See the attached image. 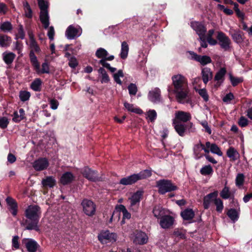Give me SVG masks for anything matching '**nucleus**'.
<instances>
[{
	"mask_svg": "<svg viewBox=\"0 0 252 252\" xmlns=\"http://www.w3.org/2000/svg\"><path fill=\"white\" fill-rule=\"evenodd\" d=\"M217 38L219 41V44L222 49L225 51L228 50L230 49L231 40L223 32H218Z\"/></svg>",
	"mask_w": 252,
	"mask_h": 252,
	"instance_id": "11",
	"label": "nucleus"
},
{
	"mask_svg": "<svg viewBox=\"0 0 252 252\" xmlns=\"http://www.w3.org/2000/svg\"><path fill=\"white\" fill-rule=\"evenodd\" d=\"M29 252H36L40 247L37 242L32 239H25L23 240Z\"/></svg>",
	"mask_w": 252,
	"mask_h": 252,
	"instance_id": "19",
	"label": "nucleus"
},
{
	"mask_svg": "<svg viewBox=\"0 0 252 252\" xmlns=\"http://www.w3.org/2000/svg\"><path fill=\"white\" fill-rule=\"evenodd\" d=\"M98 238L102 244H106L109 242L113 243L117 240V235L107 230L101 232L99 234Z\"/></svg>",
	"mask_w": 252,
	"mask_h": 252,
	"instance_id": "10",
	"label": "nucleus"
},
{
	"mask_svg": "<svg viewBox=\"0 0 252 252\" xmlns=\"http://www.w3.org/2000/svg\"><path fill=\"white\" fill-rule=\"evenodd\" d=\"M96 57L100 59L98 63L101 64L103 67H105L109 69L110 71L113 73L116 70V68L111 67L110 64L107 62V61H112L114 59L113 55H109L108 52L103 48H98L95 54Z\"/></svg>",
	"mask_w": 252,
	"mask_h": 252,
	"instance_id": "3",
	"label": "nucleus"
},
{
	"mask_svg": "<svg viewBox=\"0 0 252 252\" xmlns=\"http://www.w3.org/2000/svg\"><path fill=\"white\" fill-rule=\"evenodd\" d=\"M204 149V145L200 142L196 144L193 148V153L196 159H199L203 156L202 151Z\"/></svg>",
	"mask_w": 252,
	"mask_h": 252,
	"instance_id": "30",
	"label": "nucleus"
},
{
	"mask_svg": "<svg viewBox=\"0 0 252 252\" xmlns=\"http://www.w3.org/2000/svg\"><path fill=\"white\" fill-rule=\"evenodd\" d=\"M151 176V172L149 170H144L138 174H134L126 178H122L120 184L129 185L136 183L138 180L148 178Z\"/></svg>",
	"mask_w": 252,
	"mask_h": 252,
	"instance_id": "4",
	"label": "nucleus"
},
{
	"mask_svg": "<svg viewBox=\"0 0 252 252\" xmlns=\"http://www.w3.org/2000/svg\"><path fill=\"white\" fill-rule=\"evenodd\" d=\"M157 187L158 188V192L161 194L175 190L177 189V186L173 184L171 181L164 179L157 181Z\"/></svg>",
	"mask_w": 252,
	"mask_h": 252,
	"instance_id": "6",
	"label": "nucleus"
},
{
	"mask_svg": "<svg viewBox=\"0 0 252 252\" xmlns=\"http://www.w3.org/2000/svg\"><path fill=\"white\" fill-rule=\"evenodd\" d=\"M174 89L170 87L168 88L169 94H175L176 98L180 103H185L188 101L189 88L187 78L183 75L178 74L172 77Z\"/></svg>",
	"mask_w": 252,
	"mask_h": 252,
	"instance_id": "1",
	"label": "nucleus"
},
{
	"mask_svg": "<svg viewBox=\"0 0 252 252\" xmlns=\"http://www.w3.org/2000/svg\"><path fill=\"white\" fill-rule=\"evenodd\" d=\"M81 173L84 177L90 181L95 182L99 180L96 172L92 170L88 167H85L83 168L81 170Z\"/></svg>",
	"mask_w": 252,
	"mask_h": 252,
	"instance_id": "18",
	"label": "nucleus"
},
{
	"mask_svg": "<svg viewBox=\"0 0 252 252\" xmlns=\"http://www.w3.org/2000/svg\"><path fill=\"white\" fill-rule=\"evenodd\" d=\"M8 210L13 216H16L18 212V204L16 200L11 197L8 196L5 199Z\"/></svg>",
	"mask_w": 252,
	"mask_h": 252,
	"instance_id": "21",
	"label": "nucleus"
},
{
	"mask_svg": "<svg viewBox=\"0 0 252 252\" xmlns=\"http://www.w3.org/2000/svg\"><path fill=\"white\" fill-rule=\"evenodd\" d=\"M83 212L88 216H94L96 211V206L91 200L84 199L81 202Z\"/></svg>",
	"mask_w": 252,
	"mask_h": 252,
	"instance_id": "7",
	"label": "nucleus"
},
{
	"mask_svg": "<svg viewBox=\"0 0 252 252\" xmlns=\"http://www.w3.org/2000/svg\"><path fill=\"white\" fill-rule=\"evenodd\" d=\"M124 77V73L122 70H119L117 73L113 74V77L115 81L119 85H122V82L120 79V77Z\"/></svg>",
	"mask_w": 252,
	"mask_h": 252,
	"instance_id": "50",
	"label": "nucleus"
},
{
	"mask_svg": "<svg viewBox=\"0 0 252 252\" xmlns=\"http://www.w3.org/2000/svg\"><path fill=\"white\" fill-rule=\"evenodd\" d=\"M13 29L12 25L9 21L4 22L0 25V30L4 32H10Z\"/></svg>",
	"mask_w": 252,
	"mask_h": 252,
	"instance_id": "37",
	"label": "nucleus"
},
{
	"mask_svg": "<svg viewBox=\"0 0 252 252\" xmlns=\"http://www.w3.org/2000/svg\"><path fill=\"white\" fill-rule=\"evenodd\" d=\"M9 123V121L7 117H0V128L1 129L6 128Z\"/></svg>",
	"mask_w": 252,
	"mask_h": 252,
	"instance_id": "55",
	"label": "nucleus"
},
{
	"mask_svg": "<svg viewBox=\"0 0 252 252\" xmlns=\"http://www.w3.org/2000/svg\"><path fill=\"white\" fill-rule=\"evenodd\" d=\"M218 196V191L217 190L214 191L213 192L210 193L204 197L203 198V206L205 209H208L211 203L215 201V199Z\"/></svg>",
	"mask_w": 252,
	"mask_h": 252,
	"instance_id": "20",
	"label": "nucleus"
},
{
	"mask_svg": "<svg viewBox=\"0 0 252 252\" xmlns=\"http://www.w3.org/2000/svg\"><path fill=\"white\" fill-rule=\"evenodd\" d=\"M128 90L130 95H135L137 92V88L135 84L131 83L128 86Z\"/></svg>",
	"mask_w": 252,
	"mask_h": 252,
	"instance_id": "56",
	"label": "nucleus"
},
{
	"mask_svg": "<svg viewBox=\"0 0 252 252\" xmlns=\"http://www.w3.org/2000/svg\"><path fill=\"white\" fill-rule=\"evenodd\" d=\"M161 92L158 88H155L149 91L148 94V98L151 102L157 103L161 101Z\"/></svg>",
	"mask_w": 252,
	"mask_h": 252,
	"instance_id": "15",
	"label": "nucleus"
},
{
	"mask_svg": "<svg viewBox=\"0 0 252 252\" xmlns=\"http://www.w3.org/2000/svg\"><path fill=\"white\" fill-rule=\"evenodd\" d=\"M12 42V38L3 33H0V47L7 48Z\"/></svg>",
	"mask_w": 252,
	"mask_h": 252,
	"instance_id": "28",
	"label": "nucleus"
},
{
	"mask_svg": "<svg viewBox=\"0 0 252 252\" xmlns=\"http://www.w3.org/2000/svg\"><path fill=\"white\" fill-rule=\"evenodd\" d=\"M8 11V7L7 5L3 3L0 2V14L4 15Z\"/></svg>",
	"mask_w": 252,
	"mask_h": 252,
	"instance_id": "60",
	"label": "nucleus"
},
{
	"mask_svg": "<svg viewBox=\"0 0 252 252\" xmlns=\"http://www.w3.org/2000/svg\"><path fill=\"white\" fill-rule=\"evenodd\" d=\"M189 53L192 59L199 62L203 65L211 62V59L209 56L198 55L193 52H190Z\"/></svg>",
	"mask_w": 252,
	"mask_h": 252,
	"instance_id": "23",
	"label": "nucleus"
},
{
	"mask_svg": "<svg viewBox=\"0 0 252 252\" xmlns=\"http://www.w3.org/2000/svg\"><path fill=\"white\" fill-rule=\"evenodd\" d=\"M17 36H18V38L21 39H23L25 38V33L24 32L23 26L21 24H20L18 26Z\"/></svg>",
	"mask_w": 252,
	"mask_h": 252,
	"instance_id": "59",
	"label": "nucleus"
},
{
	"mask_svg": "<svg viewBox=\"0 0 252 252\" xmlns=\"http://www.w3.org/2000/svg\"><path fill=\"white\" fill-rule=\"evenodd\" d=\"M74 177L71 172L64 173V185L68 184L74 180Z\"/></svg>",
	"mask_w": 252,
	"mask_h": 252,
	"instance_id": "51",
	"label": "nucleus"
},
{
	"mask_svg": "<svg viewBox=\"0 0 252 252\" xmlns=\"http://www.w3.org/2000/svg\"><path fill=\"white\" fill-rule=\"evenodd\" d=\"M220 196L224 199L231 197V193L229 190V188L228 187L225 186L220 192Z\"/></svg>",
	"mask_w": 252,
	"mask_h": 252,
	"instance_id": "41",
	"label": "nucleus"
},
{
	"mask_svg": "<svg viewBox=\"0 0 252 252\" xmlns=\"http://www.w3.org/2000/svg\"><path fill=\"white\" fill-rule=\"evenodd\" d=\"M195 91L198 93L200 96L202 97L205 101L207 102L209 100V95L207 90L205 89H195Z\"/></svg>",
	"mask_w": 252,
	"mask_h": 252,
	"instance_id": "48",
	"label": "nucleus"
},
{
	"mask_svg": "<svg viewBox=\"0 0 252 252\" xmlns=\"http://www.w3.org/2000/svg\"><path fill=\"white\" fill-rule=\"evenodd\" d=\"M39 19L44 29H47L50 25L49 11H40L39 13Z\"/></svg>",
	"mask_w": 252,
	"mask_h": 252,
	"instance_id": "26",
	"label": "nucleus"
},
{
	"mask_svg": "<svg viewBox=\"0 0 252 252\" xmlns=\"http://www.w3.org/2000/svg\"><path fill=\"white\" fill-rule=\"evenodd\" d=\"M65 56L68 58V65L72 68H75L78 65V62L76 59L74 57H70V54L66 53Z\"/></svg>",
	"mask_w": 252,
	"mask_h": 252,
	"instance_id": "46",
	"label": "nucleus"
},
{
	"mask_svg": "<svg viewBox=\"0 0 252 252\" xmlns=\"http://www.w3.org/2000/svg\"><path fill=\"white\" fill-rule=\"evenodd\" d=\"M226 155L231 160L235 161L239 157V154L238 151L233 147H230L227 150Z\"/></svg>",
	"mask_w": 252,
	"mask_h": 252,
	"instance_id": "31",
	"label": "nucleus"
},
{
	"mask_svg": "<svg viewBox=\"0 0 252 252\" xmlns=\"http://www.w3.org/2000/svg\"><path fill=\"white\" fill-rule=\"evenodd\" d=\"M2 59L4 62L8 65H11L13 62L16 55L13 52H4L2 54Z\"/></svg>",
	"mask_w": 252,
	"mask_h": 252,
	"instance_id": "27",
	"label": "nucleus"
},
{
	"mask_svg": "<svg viewBox=\"0 0 252 252\" xmlns=\"http://www.w3.org/2000/svg\"><path fill=\"white\" fill-rule=\"evenodd\" d=\"M147 234L142 231L136 232L134 236L133 242L136 244L143 245L148 241Z\"/></svg>",
	"mask_w": 252,
	"mask_h": 252,
	"instance_id": "22",
	"label": "nucleus"
},
{
	"mask_svg": "<svg viewBox=\"0 0 252 252\" xmlns=\"http://www.w3.org/2000/svg\"><path fill=\"white\" fill-rule=\"evenodd\" d=\"M210 151L211 153L216 154L219 156H221L222 155V153L220 148L215 143L212 144Z\"/></svg>",
	"mask_w": 252,
	"mask_h": 252,
	"instance_id": "52",
	"label": "nucleus"
},
{
	"mask_svg": "<svg viewBox=\"0 0 252 252\" xmlns=\"http://www.w3.org/2000/svg\"><path fill=\"white\" fill-rule=\"evenodd\" d=\"M231 36L233 40L237 43H242L243 41V35L240 31H235Z\"/></svg>",
	"mask_w": 252,
	"mask_h": 252,
	"instance_id": "43",
	"label": "nucleus"
},
{
	"mask_svg": "<svg viewBox=\"0 0 252 252\" xmlns=\"http://www.w3.org/2000/svg\"><path fill=\"white\" fill-rule=\"evenodd\" d=\"M24 8L25 12V16L28 18H32V11L28 2H26V3L24 4Z\"/></svg>",
	"mask_w": 252,
	"mask_h": 252,
	"instance_id": "45",
	"label": "nucleus"
},
{
	"mask_svg": "<svg viewBox=\"0 0 252 252\" xmlns=\"http://www.w3.org/2000/svg\"><path fill=\"white\" fill-rule=\"evenodd\" d=\"M40 11H48L49 7L48 2L44 0H37Z\"/></svg>",
	"mask_w": 252,
	"mask_h": 252,
	"instance_id": "47",
	"label": "nucleus"
},
{
	"mask_svg": "<svg viewBox=\"0 0 252 252\" xmlns=\"http://www.w3.org/2000/svg\"><path fill=\"white\" fill-rule=\"evenodd\" d=\"M49 166V162L46 158H39L35 160L32 166L36 171H42L46 169Z\"/></svg>",
	"mask_w": 252,
	"mask_h": 252,
	"instance_id": "17",
	"label": "nucleus"
},
{
	"mask_svg": "<svg viewBox=\"0 0 252 252\" xmlns=\"http://www.w3.org/2000/svg\"><path fill=\"white\" fill-rule=\"evenodd\" d=\"M56 181L52 176L47 177L42 181V184L45 188H53L56 185Z\"/></svg>",
	"mask_w": 252,
	"mask_h": 252,
	"instance_id": "33",
	"label": "nucleus"
},
{
	"mask_svg": "<svg viewBox=\"0 0 252 252\" xmlns=\"http://www.w3.org/2000/svg\"><path fill=\"white\" fill-rule=\"evenodd\" d=\"M173 125L176 131L181 136L184 135L186 130V125L182 123L176 121H173Z\"/></svg>",
	"mask_w": 252,
	"mask_h": 252,
	"instance_id": "29",
	"label": "nucleus"
},
{
	"mask_svg": "<svg viewBox=\"0 0 252 252\" xmlns=\"http://www.w3.org/2000/svg\"><path fill=\"white\" fill-rule=\"evenodd\" d=\"M226 73V69L224 67L221 68L216 74L214 77V87L216 88H219L224 80L225 75Z\"/></svg>",
	"mask_w": 252,
	"mask_h": 252,
	"instance_id": "16",
	"label": "nucleus"
},
{
	"mask_svg": "<svg viewBox=\"0 0 252 252\" xmlns=\"http://www.w3.org/2000/svg\"><path fill=\"white\" fill-rule=\"evenodd\" d=\"M20 99L23 102L28 100L31 96V93L27 91H21L19 95Z\"/></svg>",
	"mask_w": 252,
	"mask_h": 252,
	"instance_id": "42",
	"label": "nucleus"
},
{
	"mask_svg": "<svg viewBox=\"0 0 252 252\" xmlns=\"http://www.w3.org/2000/svg\"><path fill=\"white\" fill-rule=\"evenodd\" d=\"M143 195L142 191H137L134 193L128 199V201L129 204V209L133 211H136L138 209L140 200Z\"/></svg>",
	"mask_w": 252,
	"mask_h": 252,
	"instance_id": "8",
	"label": "nucleus"
},
{
	"mask_svg": "<svg viewBox=\"0 0 252 252\" xmlns=\"http://www.w3.org/2000/svg\"><path fill=\"white\" fill-rule=\"evenodd\" d=\"M119 210L120 212L119 214V216L120 215V213H122L123 214V219H129L130 218V214L128 212L126 207L124 205H121L119 207Z\"/></svg>",
	"mask_w": 252,
	"mask_h": 252,
	"instance_id": "44",
	"label": "nucleus"
},
{
	"mask_svg": "<svg viewBox=\"0 0 252 252\" xmlns=\"http://www.w3.org/2000/svg\"><path fill=\"white\" fill-rule=\"evenodd\" d=\"M230 80L233 86H236L239 83L243 82L242 78H238L233 76L231 75L229 76Z\"/></svg>",
	"mask_w": 252,
	"mask_h": 252,
	"instance_id": "57",
	"label": "nucleus"
},
{
	"mask_svg": "<svg viewBox=\"0 0 252 252\" xmlns=\"http://www.w3.org/2000/svg\"><path fill=\"white\" fill-rule=\"evenodd\" d=\"M181 215L184 220H191L194 216V213L191 209H187L181 213Z\"/></svg>",
	"mask_w": 252,
	"mask_h": 252,
	"instance_id": "34",
	"label": "nucleus"
},
{
	"mask_svg": "<svg viewBox=\"0 0 252 252\" xmlns=\"http://www.w3.org/2000/svg\"><path fill=\"white\" fill-rule=\"evenodd\" d=\"M153 213L155 217L158 219H161L162 217L164 216V210L160 206H156L154 207L153 210Z\"/></svg>",
	"mask_w": 252,
	"mask_h": 252,
	"instance_id": "36",
	"label": "nucleus"
},
{
	"mask_svg": "<svg viewBox=\"0 0 252 252\" xmlns=\"http://www.w3.org/2000/svg\"><path fill=\"white\" fill-rule=\"evenodd\" d=\"M232 202L235 204L234 206L237 208V209H229L227 213V215L233 222H235L239 218L240 209L238 201L234 199L233 197H232Z\"/></svg>",
	"mask_w": 252,
	"mask_h": 252,
	"instance_id": "13",
	"label": "nucleus"
},
{
	"mask_svg": "<svg viewBox=\"0 0 252 252\" xmlns=\"http://www.w3.org/2000/svg\"><path fill=\"white\" fill-rule=\"evenodd\" d=\"M200 124L205 128V130L206 132L208 133L209 134H211L212 130L208 126V123L206 121H202L200 122Z\"/></svg>",
	"mask_w": 252,
	"mask_h": 252,
	"instance_id": "64",
	"label": "nucleus"
},
{
	"mask_svg": "<svg viewBox=\"0 0 252 252\" xmlns=\"http://www.w3.org/2000/svg\"><path fill=\"white\" fill-rule=\"evenodd\" d=\"M49 28L47 35L50 40H53L54 38L55 31L54 28L53 26H51Z\"/></svg>",
	"mask_w": 252,
	"mask_h": 252,
	"instance_id": "63",
	"label": "nucleus"
},
{
	"mask_svg": "<svg viewBox=\"0 0 252 252\" xmlns=\"http://www.w3.org/2000/svg\"><path fill=\"white\" fill-rule=\"evenodd\" d=\"M124 106L125 108L129 111L139 114L142 113V111L141 109L138 108H134V105L132 104L125 102L124 103Z\"/></svg>",
	"mask_w": 252,
	"mask_h": 252,
	"instance_id": "39",
	"label": "nucleus"
},
{
	"mask_svg": "<svg viewBox=\"0 0 252 252\" xmlns=\"http://www.w3.org/2000/svg\"><path fill=\"white\" fill-rule=\"evenodd\" d=\"M214 203L216 206V211L218 212L221 213L223 209V204L222 201L217 197L215 199Z\"/></svg>",
	"mask_w": 252,
	"mask_h": 252,
	"instance_id": "49",
	"label": "nucleus"
},
{
	"mask_svg": "<svg viewBox=\"0 0 252 252\" xmlns=\"http://www.w3.org/2000/svg\"><path fill=\"white\" fill-rule=\"evenodd\" d=\"M129 46L126 42L123 41L121 44V49L120 56L122 59H126L128 56Z\"/></svg>",
	"mask_w": 252,
	"mask_h": 252,
	"instance_id": "32",
	"label": "nucleus"
},
{
	"mask_svg": "<svg viewBox=\"0 0 252 252\" xmlns=\"http://www.w3.org/2000/svg\"><path fill=\"white\" fill-rule=\"evenodd\" d=\"M244 182V175L241 173L238 174L237 175L236 179H235L236 185L237 187H240L243 185Z\"/></svg>",
	"mask_w": 252,
	"mask_h": 252,
	"instance_id": "53",
	"label": "nucleus"
},
{
	"mask_svg": "<svg viewBox=\"0 0 252 252\" xmlns=\"http://www.w3.org/2000/svg\"><path fill=\"white\" fill-rule=\"evenodd\" d=\"M191 118V116L189 112L178 111L175 113V118L173 119V121L186 123L189 121Z\"/></svg>",
	"mask_w": 252,
	"mask_h": 252,
	"instance_id": "14",
	"label": "nucleus"
},
{
	"mask_svg": "<svg viewBox=\"0 0 252 252\" xmlns=\"http://www.w3.org/2000/svg\"><path fill=\"white\" fill-rule=\"evenodd\" d=\"M15 50L17 51L18 54H20L23 48V45L22 41H17L15 42Z\"/></svg>",
	"mask_w": 252,
	"mask_h": 252,
	"instance_id": "62",
	"label": "nucleus"
},
{
	"mask_svg": "<svg viewBox=\"0 0 252 252\" xmlns=\"http://www.w3.org/2000/svg\"><path fill=\"white\" fill-rule=\"evenodd\" d=\"M41 214V209L39 206L36 205L29 206L25 211V215L27 218L25 220V223L27 225L25 229L39 231L40 229L38 224Z\"/></svg>",
	"mask_w": 252,
	"mask_h": 252,
	"instance_id": "2",
	"label": "nucleus"
},
{
	"mask_svg": "<svg viewBox=\"0 0 252 252\" xmlns=\"http://www.w3.org/2000/svg\"><path fill=\"white\" fill-rule=\"evenodd\" d=\"M147 117L151 122H153L157 118V113L154 110H149L147 114Z\"/></svg>",
	"mask_w": 252,
	"mask_h": 252,
	"instance_id": "58",
	"label": "nucleus"
},
{
	"mask_svg": "<svg viewBox=\"0 0 252 252\" xmlns=\"http://www.w3.org/2000/svg\"><path fill=\"white\" fill-rule=\"evenodd\" d=\"M201 75L203 83L206 84L209 80L212 79L213 72L210 68L203 67L202 68Z\"/></svg>",
	"mask_w": 252,
	"mask_h": 252,
	"instance_id": "25",
	"label": "nucleus"
},
{
	"mask_svg": "<svg viewBox=\"0 0 252 252\" xmlns=\"http://www.w3.org/2000/svg\"><path fill=\"white\" fill-rule=\"evenodd\" d=\"M42 81L40 78H36L31 84V88L35 92L41 90Z\"/></svg>",
	"mask_w": 252,
	"mask_h": 252,
	"instance_id": "35",
	"label": "nucleus"
},
{
	"mask_svg": "<svg viewBox=\"0 0 252 252\" xmlns=\"http://www.w3.org/2000/svg\"><path fill=\"white\" fill-rule=\"evenodd\" d=\"M30 48L31 50L29 53V57L31 63L37 71H39V63L38 62L37 57L35 55V53L39 54L41 52V49L36 41L30 43Z\"/></svg>",
	"mask_w": 252,
	"mask_h": 252,
	"instance_id": "5",
	"label": "nucleus"
},
{
	"mask_svg": "<svg viewBox=\"0 0 252 252\" xmlns=\"http://www.w3.org/2000/svg\"><path fill=\"white\" fill-rule=\"evenodd\" d=\"M34 69L36 71V72L38 74L39 73L44 74V73H49V65L48 64V63L46 62L42 63V68L41 70L39 69V71H37L36 69L34 68Z\"/></svg>",
	"mask_w": 252,
	"mask_h": 252,
	"instance_id": "54",
	"label": "nucleus"
},
{
	"mask_svg": "<svg viewBox=\"0 0 252 252\" xmlns=\"http://www.w3.org/2000/svg\"><path fill=\"white\" fill-rule=\"evenodd\" d=\"M82 32V29L79 26L71 25L66 29L65 36L68 39H74L79 37Z\"/></svg>",
	"mask_w": 252,
	"mask_h": 252,
	"instance_id": "9",
	"label": "nucleus"
},
{
	"mask_svg": "<svg viewBox=\"0 0 252 252\" xmlns=\"http://www.w3.org/2000/svg\"><path fill=\"white\" fill-rule=\"evenodd\" d=\"M200 172L204 176L209 175L212 174L213 169L211 165H205L201 168Z\"/></svg>",
	"mask_w": 252,
	"mask_h": 252,
	"instance_id": "40",
	"label": "nucleus"
},
{
	"mask_svg": "<svg viewBox=\"0 0 252 252\" xmlns=\"http://www.w3.org/2000/svg\"><path fill=\"white\" fill-rule=\"evenodd\" d=\"M190 26L198 36L201 38H202L203 35H206L207 29L202 23L197 21H193L190 23Z\"/></svg>",
	"mask_w": 252,
	"mask_h": 252,
	"instance_id": "12",
	"label": "nucleus"
},
{
	"mask_svg": "<svg viewBox=\"0 0 252 252\" xmlns=\"http://www.w3.org/2000/svg\"><path fill=\"white\" fill-rule=\"evenodd\" d=\"M98 72L101 76V82L102 83H108L110 79L106 71L103 67H100L98 69Z\"/></svg>",
	"mask_w": 252,
	"mask_h": 252,
	"instance_id": "38",
	"label": "nucleus"
},
{
	"mask_svg": "<svg viewBox=\"0 0 252 252\" xmlns=\"http://www.w3.org/2000/svg\"><path fill=\"white\" fill-rule=\"evenodd\" d=\"M174 222V219L169 215H165L160 219L159 224L160 226L164 229L168 228L171 226Z\"/></svg>",
	"mask_w": 252,
	"mask_h": 252,
	"instance_id": "24",
	"label": "nucleus"
},
{
	"mask_svg": "<svg viewBox=\"0 0 252 252\" xmlns=\"http://www.w3.org/2000/svg\"><path fill=\"white\" fill-rule=\"evenodd\" d=\"M19 237L18 236L16 235L13 237L12 240V247L15 249H19Z\"/></svg>",
	"mask_w": 252,
	"mask_h": 252,
	"instance_id": "61",
	"label": "nucleus"
}]
</instances>
